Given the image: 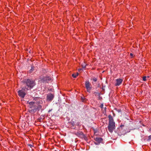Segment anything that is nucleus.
I'll return each mask as SVG.
<instances>
[{"instance_id":"nucleus-1","label":"nucleus","mask_w":151,"mask_h":151,"mask_svg":"<svg viewBox=\"0 0 151 151\" xmlns=\"http://www.w3.org/2000/svg\"><path fill=\"white\" fill-rule=\"evenodd\" d=\"M109 118V123L108 128L109 131L112 133L113 130L115 129V123L111 115L108 116Z\"/></svg>"},{"instance_id":"nucleus-2","label":"nucleus","mask_w":151,"mask_h":151,"mask_svg":"<svg viewBox=\"0 0 151 151\" xmlns=\"http://www.w3.org/2000/svg\"><path fill=\"white\" fill-rule=\"evenodd\" d=\"M24 83L26 85L27 87H25L24 88L28 90L33 88L35 85V81L30 79H27L24 81Z\"/></svg>"},{"instance_id":"nucleus-3","label":"nucleus","mask_w":151,"mask_h":151,"mask_svg":"<svg viewBox=\"0 0 151 151\" xmlns=\"http://www.w3.org/2000/svg\"><path fill=\"white\" fill-rule=\"evenodd\" d=\"M85 86L86 88L87 91L90 93L92 88V86L89 81H86L85 83Z\"/></svg>"},{"instance_id":"nucleus-4","label":"nucleus","mask_w":151,"mask_h":151,"mask_svg":"<svg viewBox=\"0 0 151 151\" xmlns=\"http://www.w3.org/2000/svg\"><path fill=\"white\" fill-rule=\"evenodd\" d=\"M18 93L19 96L22 98H24L26 94L25 89H24L19 90Z\"/></svg>"},{"instance_id":"nucleus-5","label":"nucleus","mask_w":151,"mask_h":151,"mask_svg":"<svg viewBox=\"0 0 151 151\" xmlns=\"http://www.w3.org/2000/svg\"><path fill=\"white\" fill-rule=\"evenodd\" d=\"M123 80L122 79L119 78L116 80L115 85L116 86H119L122 84Z\"/></svg>"},{"instance_id":"nucleus-6","label":"nucleus","mask_w":151,"mask_h":151,"mask_svg":"<svg viewBox=\"0 0 151 151\" xmlns=\"http://www.w3.org/2000/svg\"><path fill=\"white\" fill-rule=\"evenodd\" d=\"M76 134L78 137H83V133L80 131L76 133Z\"/></svg>"},{"instance_id":"nucleus-7","label":"nucleus","mask_w":151,"mask_h":151,"mask_svg":"<svg viewBox=\"0 0 151 151\" xmlns=\"http://www.w3.org/2000/svg\"><path fill=\"white\" fill-rule=\"evenodd\" d=\"M43 81L48 82L51 81V79L49 77H47L44 78L43 79Z\"/></svg>"},{"instance_id":"nucleus-8","label":"nucleus","mask_w":151,"mask_h":151,"mask_svg":"<svg viewBox=\"0 0 151 151\" xmlns=\"http://www.w3.org/2000/svg\"><path fill=\"white\" fill-rule=\"evenodd\" d=\"M47 98L48 100H52L53 98V96L52 94H50L47 96Z\"/></svg>"},{"instance_id":"nucleus-9","label":"nucleus","mask_w":151,"mask_h":151,"mask_svg":"<svg viewBox=\"0 0 151 151\" xmlns=\"http://www.w3.org/2000/svg\"><path fill=\"white\" fill-rule=\"evenodd\" d=\"M95 140L99 142V143H100L102 141V139L101 138L99 137H96L95 138Z\"/></svg>"},{"instance_id":"nucleus-10","label":"nucleus","mask_w":151,"mask_h":151,"mask_svg":"<svg viewBox=\"0 0 151 151\" xmlns=\"http://www.w3.org/2000/svg\"><path fill=\"white\" fill-rule=\"evenodd\" d=\"M35 103V102L33 101H31L29 102L28 101L27 102V104H28L30 106V108H32V106Z\"/></svg>"},{"instance_id":"nucleus-11","label":"nucleus","mask_w":151,"mask_h":151,"mask_svg":"<svg viewBox=\"0 0 151 151\" xmlns=\"http://www.w3.org/2000/svg\"><path fill=\"white\" fill-rule=\"evenodd\" d=\"M78 73H77L76 74H72V76L74 78H76V77L77 76H78Z\"/></svg>"},{"instance_id":"nucleus-12","label":"nucleus","mask_w":151,"mask_h":151,"mask_svg":"<svg viewBox=\"0 0 151 151\" xmlns=\"http://www.w3.org/2000/svg\"><path fill=\"white\" fill-rule=\"evenodd\" d=\"M42 108V106L41 105H39L37 106V109H38V110H40Z\"/></svg>"},{"instance_id":"nucleus-13","label":"nucleus","mask_w":151,"mask_h":151,"mask_svg":"<svg viewBox=\"0 0 151 151\" xmlns=\"http://www.w3.org/2000/svg\"><path fill=\"white\" fill-rule=\"evenodd\" d=\"M146 76H144L142 78L143 80V81H145L146 80Z\"/></svg>"},{"instance_id":"nucleus-14","label":"nucleus","mask_w":151,"mask_h":151,"mask_svg":"<svg viewBox=\"0 0 151 151\" xmlns=\"http://www.w3.org/2000/svg\"><path fill=\"white\" fill-rule=\"evenodd\" d=\"M93 80L95 82H96L97 80V79L96 78H93Z\"/></svg>"},{"instance_id":"nucleus-15","label":"nucleus","mask_w":151,"mask_h":151,"mask_svg":"<svg viewBox=\"0 0 151 151\" xmlns=\"http://www.w3.org/2000/svg\"><path fill=\"white\" fill-rule=\"evenodd\" d=\"M103 106H104V105L103 104H101V105H100V107L101 108H103Z\"/></svg>"},{"instance_id":"nucleus-16","label":"nucleus","mask_w":151,"mask_h":151,"mask_svg":"<svg viewBox=\"0 0 151 151\" xmlns=\"http://www.w3.org/2000/svg\"><path fill=\"white\" fill-rule=\"evenodd\" d=\"M130 55L132 57L133 56V54L132 53H130Z\"/></svg>"},{"instance_id":"nucleus-17","label":"nucleus","mask_w":151,"mask_h":151,"mask_svg":"<svg viewBox=\"0 0 151 151\" xmlns=\"http://www.w3.org/2000/svg\"><path fill=\"white\" fill-rule=\"evenodd\" d=\"M149 132H151V127H150L149 129Z\"/></svg>"},{"instance_id":"nucleus-18","label":"nucleus","mask_w":151,"mask_h":151,"mask_svg":"<svg viewBox=\"0 0 151 151\" xmlns=\"http://www.w3.org/2000/svg\"><path fill=\"white\" fill-rule=\"evenodd\" d=\"M82 69L81 68H79L78 69V71H80Z\"/></svg>"},{"instance_id":"nucleus-19","label":"nucleus","mask_w":151,"mask_h":151,"mask_svg":"<svg viewBox=\"0 0 151 151\" xmlns=\"http://www.w3.org/2000/svg\"><path fill=\"white\" fill-rule=\"evenodd\" d=\"M149 138H151V136H149Z\"/></svg>"},{"instance_id":"nucleus-20","label":"nucleus","mask_w":151,"mask_h":151,"mask_svg":"<svg viewBox=\"0 0 151 151\" xmlns=\"http://www.w3.org/2000/svg\"><path fill=\"white\" fill-rule=\"evenodd\" d=\"M78 126L80 125V124H78Z\"/></svg>"}]
</instances>
